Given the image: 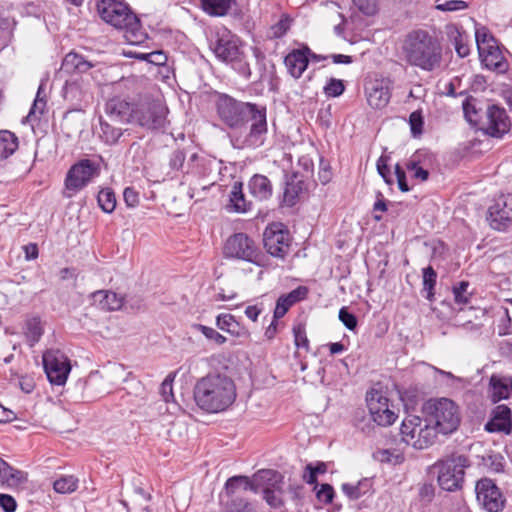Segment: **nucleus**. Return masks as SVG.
Wrapping results in <instances>:
<instances>
[{"mask_svg": "<svg viewBox=\"0 0 512 512\" xmlns=\"http://www.w3.org/2000/svg\"><path fill=\"white\" fill-rule=\"evenodd\" d=\"M482 65L497 74H505L509 70V62L504 57L500 47L497 45L488 46V48L479 53Z\"/></svg>", "mask_w": 512, "mask_h": 512, "instance_id": "412c9836", "label": "nucleus"}, {"mask_svg": "<svg viewBox=\"0 0 512 512\" xmlns=\"http://www.w3.org/2000/svg\"><path fill=\"white\" fill-rule=\"evenodd\" d=\"M334 496V488L328 483L321 484L319 490L316 492L317 499L325 504H330Z\"/></svg>", "mask_w": 512, "mask_h": 512, "instance_id": "bf43d9fd", "label": "nucleus"}, {"mask_svg": "<svg viewBox=\"0 0 512 512\" xmlns=\"http://www.w3.org/2000/svg\"><path fill=\"white\" fill-rule=\"evenodd\" d=\"M194 399L198 407L206 412H222L235 401L236 387L226 375L209 374L196 383Z\"/></svg>", "mask_w": 512, "mask_h": 512, "instance_id": "7ed1b4c3", "label": "nucleus"}, {"mask_svg": "<svg viewBox=\"0 0 512 512\" xmlns=\"http://www.w3.org/2000/svg\"><path fill=\"white\" fill-rule=\"evenodd\" d=\"M123 199L127 207L134 208L139 203V194L132 187H126L123 192Z\"/></svg>", "mask_w": 512, "mask_h": 512, "instance_id": "69168bd1", "label": "nucleus"}, {"mask_svg": "<svg viewBox=\"0 0 512 512\" xmlns=\"http://www.w3.org/2000/svg\"><path fill=\"white\" fill-rule=\"evenodd\" d=\"M216 111L220 120L231 129L242 128L251 122L246 135L232 138L235 148H258L264 144L268 132L266 107L220 93L216 100Z\"/></svg>", "mask_w": 512, "mask_h": 512, "instance_id": "f257e3e1", "label": "nucleus"}, {"mask_svg": "<svg viewBox=\"0 0 512 512\" xmlns=\"http://www.w3.org/2000/svg\"><path fill=\"white\" fill-rule=\"evenodd\" d=\"M193 327L200 331L208 340H212L218 345L224 344L227 340L225 336L220 334L212 327H208L202 324H194Z\"/></svg>", "mask_w": 512, "mask_h": 512, "instance_id": "603ef678", "label": "nucleus"}, {"mask_svg": "<svg viewBox=\"0 0 512 512\" xmlns=\"http://www.w3.org/2000/svg\"><path fill=\"white\" fill-rule=\"evenodd\" d=\"M224 257L245 261L262 267L265 263V255L256 242L246 233H235L228 237L223 247Z\"/></svg>", "mask_w": 512, "mask_h": 512, "instance_id": "6e6552de", "label": "nucleus"}, {"mask_svg": "<svg viewBox=\"0 0 512 512\" xmlns=\"http://www.w3.org/2000/svg\"><path fill=\"white\" fill-rule=\"evenodd\" d=\"M123 131L120 128H116L107 121L100 118V139L107 145H115L119 138L122 136Z\"/></svg>", "mask_w": 512, "mask_h": 512, "instance_id": "4c0bfd02", "label": "nucleus"}, {"mask_svg": "<svg viewBox=\"0 0 512 512\" xmlns=\"http://www.w3.org/2000/svg\"><path fill=\"white\" fill-rule=\"evenodd\" d=\"M363 483L358 482L357 484H349L344 483L342 484V491L343 493L350 499V500H357L359 499L363 494H365V491L362 490Z\"/></svg>", "mask_w": 512, "mask_h": 512, "instance_id": "4d7b16f0", "label": "nucleus"}, {"mask_svg": "<svg viewBox=\"0 0 512 512\" xmlns=\"http://www.w3.org/2000/svg\"><path fill=\"white\" fill-rule=\"evenodd\" d=\"M487 220L494 230H506L512 223V196L500 195L497 197L488 208Z\"/></svg>", "mask_w": 512, "mask_h": 512, "instance_id": "dca6fc26", "label": "nucleus"}, {"mask_svg": "<svg viewBox=\"0 0 512 512\" xmlns=\"http://www.w3.org/2000/svg\"><path fill=\"white\" fill-rule=\"evenodd\" d=\"M486 465L494 472H503L505 465L504 457L498 453L489 455L486 460Z\"/></svg>", "mask_w": 512, "mask_h": 512, "instance_id": "052dcab7", "label": "nucleus"}, {"mask_svg": "<svg viewBox=\"0 0 512 512\" xmlns=\"http://www.w3.org/2000/svg\"><path fill=\"white\" fill-rule=\"evenodd\" d=\"M284 489L283 486L275 488L263 489V498L266 503L273 509H282L285 505L283 498Z\"/></svg>", "mask_w": 512, "mask_h": 512, "instance_id": "a19ab883", "label": "nucleus"}, {"mask_svg": "<svg viewBox=\"0 0 512 512\" xmlns=\"http://www.w3.org/2000/svg\"><path fill=\"white\" fill-rule=\"evenodd\" d=\"M467 3L461 0H447L438 4L436 8L441 11H459L467 8Z\"/></svg>", "mask_w": 512, "mask_h": 512, "instance_id": "e2e57ef3", "label": "nucleus"}, {"mask_svg": "<svg viewBox=\"0 0 512 512\" xmlns=\"http://www.w3.org/2000/svg\"><path fill=\"white\" fill-rule=\"evenodd\" d=\"M470 466L466 455L452 454L437 461L434 468L437 469V481L441 489L453 492L462 488L465 469Z\"/></svg>", "mask_w": 512, "mask_h": 512, "instance_id": "0eeeda50", "label": "nucleus"}, {"mask_svg": "<svg viewBox=\"0 0 512 512\" xmlns=\"http://www.w3.org/2000/svg\"><path fill=\"white\" fill-rule=\"evenodd\" d=\"M17 136L9 130H0V159H7L17 150Z\"/></svg>", "mask_w": 512, "mask_h": 512, "instance_id": "f704fd0d", "label": "nucleus"}, {"mask_svg": "<svg viewBox=\"0 0 512 512\" xmlns=\"http://www.w3.org/2000/svg\"><path fill=\"white\" fill-rule=\"evenodd\" d=\"M423 420L421 417L416 415H408L402 421L400 432L402 436V440L407 444L411 445L419 427L423 424Z\"/></svg>", "mask_w": 512, "mask_h": 512, "instance_id": "72a5a7b5", "label": "nucleus"}, {"mask_svg": "<svg viewBox=\"0 0 512 512\" xmlns=\"http://www.w3.org/2000/svg\"><path fill=\"white\" fill-rule=\"evenodd\" d=\"M391 81L388 78L371 79L364 90L369 106L373 109L385 108L391 99Z\"/></svg>", "mask_w": 512, "mask_h": 512, "instance_id": "f3484780", "label": "nucleus"}, {"mask_svg": "<svg viewBox=\"0 0 512 512\" xmlns=\"http://www.w3.org/2000/svg\"><path fill=\"white\" fill-rule=\"evenodd\" d=\"M423 274V292H426V298L429 301L434 299V288L437 280V273L432 266H427L422 270Z\"/></svg>", "mask_w": 512, "mask_h": 512, "instance_id": "79ce46f5", "label": "nucleus"}, {"mask_svg": "<svg viewBox=\"0 0 512 512\" xmlns=\"http://www.w3.org/2000/svg\"><path fill=\"white\" fill-rule=\"evenodd\" d=\"M345 91L344 81L336 78H330L323 88L327 97H339Z\"/></svg>", "mask_w": 512, "mask_h": 512, "instance_id": "3c124183", "label": "nucleus"}, {"mask_svg": "<svg viewBox=\"0 0 512 512\" xmlns=\"http://www.w3.org/2000/svg\"><path fill=\"white\" fill-rule=\"evenodd\" d=\"M53 488L57 493H72L78 488V479L72 475L62 476L54 481Z\"/></svg>", "mask_w": 512, "mask_h": 512, "instance_id": "c03bdc74", "label": "nucleus"}, {"mask_svg": "<svg viewBox=\"0 0 512 512\" xmlns=\"http://www.w3.org/2000/svg\"><path fill=\"white\" fill-rule=\"evenodd\" d=\"M96 8L106 23L124 30V37L128 43L139 45L148 38L140 19L123 0H97Z\"/></svg>", "mask_w": 512, "mask_h": 512, "instance_id": "20e7f679", "label": "nucleus"}, {"mask_svg": "<svg viewBox=\"0 0 512 512\" xmlns=\"http://www.w3.org/2000/svg\"><path fill=\"white\" fill-rule=\"evenodd\" d=\"M25 328V335L32 342H38L44 332L41 319L38 316L28 318Z\"/></svg>", "mask_w": 512, "mask_h": 512, "instance_id": "37998d69", "label": "nucleus"}, {"mask_svg": "<svg viewBox=\"0 0 512 512\" xmlns=\"http://www.w3.org/2000/svg\"><path fill=\"white\" fill-rule=\"evenodd\" d=\"M451 39L455 51L460 58H465L470 54L468 36L464 32L456 30L455 34L451 36Z\"/></svg>", "mask_w": 512, "mask_h": 512, "instance_id": "49530a36", "label": "nucleus"}, {"mask_svg": "<svg viewBox=\"0 0 512 512\" xmlns=\"http://www.w3.org/2000/svg\"><path fill=\"white\" fill-rule=\"evenodd\" d=\"M210 48L215 56L222 62L229 64L233 70L249 79L252 75L246 56L240 49L239 40L230 32L224 31L210 40Z\"/></svg>", "mask_w": 512, "mask_h": 512, "instance_id": "423d86ee", "label": "nucleus"}, {"mask_svg": "<svg viewBox=\"0 0 512 512\" xmlns=\"http://www.w3.org/2000/svg\"><path fill=\"white\" fill-rule=\"evenodd\" d=\"M475 491L477 501L488 512H500L504 508L506 500L493 480L480 479L476 483Z\"/></svg>", "mask_w": 512, "mask_h": 512, "instance_id": "2eb2a0df", "label": "nucleus"}, {"mask_svg": "<svg viewBox=\"0 0 512 512\" xmlns=\"http://www.w3.org/2000/svg\"><path fill=\"white\" fill-rule=\"evenodd\" d=\"M484 430L489 433L509 435L512 432L511 409L504 404L496 406L492 410L490 420L484 425Z\"/></svg>", "mask_w": 512, "mask_h": 512, "instance_id": "6ab92c4d", "label": "nucleus"}, {"mask_svg": "<svg viewBox=\"0 0 512 512\" xmlns=\"http://www.w3.org/2000/svg\"><path fill=\"white\" fill-rule=\"evenodd\" d=\"M475 39L478 53L486 50L488 46H494L498 44L496 38L484 27L476 30Z\"/></svg>", "mask_w": 512, "mask_h": 512, "instance_id": "09e8293b", "label": "nucleus"}, {"mask_svg": "<svg viewBox=\"0 0 512 512\" xmlns=\"http://www.w3.org/2000/svg\"><path fill=\"white\" fill-rule=\"evenodd\" d=\"M395 175L397 178L398 188L401 192H408L410 187L407 183L406 173L400 164L395 165Z\"/></svg>", "mask_w": 512, "mask_h": 512, "instance_id": "338daca9", "label": "nucleus"}, {"mask_svg": "<svg viewBox=\"0 0 512 512\" xmlns=\"http://www.w3.org/2000/svg\"><path fill=\"white\" fill-rule=\"evenodd\" d=\"M173 379L168 376L161 384L160 393L165 402H170L173 398V388H172Z\"/></svg>", "mask_w": 512, "mask_h": 512, "instance_id": "774afa93", "label": "nucleus"}, {"mask_svg": "<svg viewBox=\"0 0 512 512\" xmlns=\"http://www.w3.org/2000/svg\"><path fill=\"white\" fill-rule=\"evenodd\" d=\"M422 155L423 152L421 150L416 151L412 158L406 163V168L409 171H414V178L426 181L429 178V172L419 165Z\"/></svg>", "mask_w": 512, "mask_h": 512, "instance_id": "a18cd8bd", "label": "nucleus"}, {"mask_svg": "<svg viewBox=\"0 0 512 512\" xmlns=\"http://www.w3.org/2000/svg\"><path fill=\"white\" fill-rule=\"evenodd\" d=\"M186 155L184 150L176 149L174 150L169 158V166L173 170H180L185 162Z\"/></svg>", "mask_w": 512, "mask_h": 512, "instance_id": "680f3d73", "label": "nucleus"}, {"mask_svg": "<svg viewBox=\"0 0 512 512\" xmlns=\"http://www.w3.org/2000/svg\"><path fill=\"white\" fill-rule=\"evenodd\" d=\"M229 202L230 207L237 213H246L252 210L253 203L251 200L245 198L242 182H234L230 192Z\"/></svg>", "mask_w": 512, "mask_h": 512, "instance_id": "7c9ffc66", "label": "nucleus"}, {"mask_svg": "<svg viewBox=\"0 0 512 512\" xmlns=\"http://www.w3.org/2000/svg\"><path fill=\"white\" fill-rule=\"evenodd\" d=\"M166 114L167 110L159 101H140L135 105L134 124L150 131L163 130L167 123Z\"/></svg>", "mask_w": 512, "mask_h": 512, "instance_id": "1a4fd4ad", "label": "nucleus"}, {"mask_svg": "<svg viewBox=\"0 0 512 512\" xmlns=\"http://www.w3.org/2000/svg\"><path fill=\"white\" fill-rule=\"evenodd\" d=\"M92 304L101 310H119L123 304V297L109 290H98L90 294Z\"/></svg>", "mask_w": 512, "mask_h": 512, "instance_id": "bb28decb", "label": "nucleus"}, {"mask_svg": "<svg viewBox=\"0 0 512 512\" xmlns=\"http://www.w3.org/2000/svg\"><path fill=\"white\" fill-rule=\"evenodd\" d=\"M252 491L251 479L248 476L236 475L227 479L224 485V491L219 497L223 500H233L234 498H243L241 492Z\"/></svg>", "mask_w": 512, "mask_h": 512, "instance_id": "393cba45", "label": "nucleus"}, {"mask_svg": "<svg viewBox=\"0 0 512 512\" xmlns=\"http://www.w3.org/2000/svg\"><path fill=\"white\" fill-rule=\"evenodd\" d=\"M308 53H310V49L305 47L303 49H294L285 56L284 64L289 74L295 79L300 78L307 69L309 64Z\"/></svg>", "mask_w": 512, "mask_h": 512, "instance_id": "b1692460", "label": "nucleus"}, {"mask_svg": "<svg viewBox=\"0 0 512 512\" xmlns=\"http://www.w3.org/2000/svg\"><path fill=\"white\" fill-rule=\"evenodd\" d=\"M251 479L252 492L258 493L266 488H275L284 485V477L281 473L272 469H262L257 471Z\"/></svg>", "mask_w": 512, "mask_h": 512, "instance_id": "4be33fe9", "label": "nucleus"}, {"mask_svg": "<svg viewBox=\"0 0 512 512\" xmlns=\"http://www.w3.org/2000/svg\"><path fill=\"white\" fill-rule=\"evenodd\" d=\"M101 167L96 161L81 159L71 166L65 178L67 190L78 192L100 175Z\"/></svg>", "mask_w": 512, "mask_h": 512, "instance_id": "9b49d317", "label": "nucleus"}, {"mask_svg": "<svg viewBox=\"0 0 512 512\" xmlns=\"http://www.w3.org/2000/svg\"><path fill=\"white\" fill-rule=\"evenodd\" d=\"M250 195L258 201H265L271 198L273 186L269 178L262 174L253 175L247 183Z\"/></svg>", "mask_w": 512, "mask_h": 512, "instance_id": "a878e982", "label": "nucleus"}, {"mask_svg": "<svg viewBox=\"0 0 512 512\" xmlns=\"http://www.w3.org/2000/svg\"><path fill=\"white\" fill-rule=\"evenodd\" d=\"M216 326L235 337H242L248 334L247 330L240 325L232 314H219L216 317Z\"/></svg>", "mask_w": 512, "mask_h": 512, "instance_id": "473e14b6", "label": "nucleus"}, {"mask_svg": "<svg viewBox=\"0 0 512 512\" xmlns=\"http://www.w3.org/2000/svg\"><path fill=\"white\" fill-rule=\"evenodd\" d=\"M439 433L440 431L433 424L428 423L427 418H424L411 446L418 450L426 449L434 444Z\"/></svg>", "mask_w": 512, "mask_h": 512, "instance_id": "cd10ccee", "label": "nucleus"}, {"mask_svg": "<svg viewBox=\"0 0 512 512\" xmlns=\"http://www.w3.org/2000/svg\"><path fill=\"white\" fill-rule=\"evenodd\" d=\"M98 206L105 213H112L116 208V195L111 188H103L97 195Z\"/></svg>", "mask_w": 512, "mask_h": 512, "instance_id": "ea45409f", "label": "nucleus"}, {"mask_svg": "<svg viewBox=\"0 0 512 512\" xmlns=\"http://www.w3.org/2000/svg\"><path fill=\"white\" fill-rule=\"evenodd\" d=\"M94 66L95 64L73 51L69 52L62 61V70L68 74H83Z\"/></svg>", "mask_w": 512, "mask_h": 512, "instance_id": "c85d7f7f", "label": "nucleus"}, {"mask_svg": "<svg viewBox=\"0 0 512 512\" xmlns=\"http://www.w3.org/2000/svg\"><path fill=\"white\" fill-rule=\"evenodd\" d=\"M292 238L283 223L269 224L263 233V246L266 252L274 258L284 260L290 252Z\"/></svg>", "mask_w": 512, "mask_h": 512, "instance_id": "9d476101", "label": "nucleus"}, {"mask_svg": "<svg viewBox=\"0 0 512 512\" xmlns=\"http://www.w3.org/2000/svg\"><path fill=\"white\" fill-rule=\"evenodd\" d=\"M28 480V474L22 470H18L10 465L6 470V475L2 481V485L8 488H17L20 485L26 483Z\"/></svg>", "mask_w": 512, "mask_h": 512, "instance_id": "58836bf2", "label": "nucleus"}, {"mask_svg": "<svg viewBox=\"0 0 512 512\" xmlns=\"http://www.w3.org/2000/svg\"><path fill=\"white\" fill-rule=\"evenodd\" d=\"M220 503L223 507V512H257L254 505L246 498L223 500V496H221Z\"/></svg>", "mask_w": 512, "mask_h": 512, "instance_id": "e433bc0d", "label": "nucleus"}, {"mask_svg": "<svg viewBox=\"0 0 512 512\" xmlns=\"http://www.w3.org/2000/svg\"><path fill=\"white\" fill-rule=\"evenodd\" d=\"M43 366L51 384L64 385L71 371L68 357L60 350H47L43 354Z\"/></svg>", "mask_w": 512, "mask_h": 512, "instance_id": "ddd939ff", "label": "nucleus"}, {"mask_svg": "<svg viewBox=\"0 0 512 512\" xmlns=\"http://www.w3.org/2000/svg\"><path fill=\"white\" fill-rule=\"evenodd\" d=\"M512 379L492 375L490 378V396L494 403L507 399L510 396Z\"/></svg>", "mask_w": 512, "mask_h": 512, "instance_id": "2f4dec72", "label": "nucleus"}, {"mask_svg": "<svg viewBox=\"0 0 512 512\" xmlns=\"http://www.w3.org/2000/svg\"><path fill=\"white\" fill-rule=\"evenodd\" d=\"M409 124H410L411 133L414 137L422 134L424 119H423L421 110L413 111L410 114Z\"/></svg>", "mask_w": 512, "mask_h": 512, "instance_id": "864d4df0", "label": "nucleus"}, {"mask_svg": "<svg viewBox=\"0 0 512 512\" xmlns=\"http://www.w3.org/2000/svg\"><path fill=\"white\" fill-rule=\"evenodd\" d=\"M134 103L122 97H113L105 104V112L112 121L134 124Z\"/></svg>", "mask_w": 512, "mask_h": 512, "instance_id": "a211bd4d", "label": "nucleus"}, {"mask_svg": "<svg viewBox=\"0 0 512 512\" xmlns=\"http://www.w3.org/2000/svg\"><path fill=\"white\" fill-rule=\"evenodd\" d=\"M202 9L212 16H224L231 8L232 0H200Z\"/></svg>", "mask_w": 512, "mask_h": 512, "instance_id": "c9c22d12", "label": "nucleus"}, {"mask_svg": "<svg viewBox=\"0 0 512 512\" xmlns=\"http://www.w3.org/2000/svg\"><path fill=\"white\" fill-rule=\"evenodd\" d=\"M378 0H353V4L365 15L372 16L377 10Z\"/></svg>", "mask_w": 512, "mask_h": 512, "instance_id": "13d9d810", "label": "nucleus"}, {"mask_svg": "<svg viewBox=\"0 0 512 512\" xmlns=\"http://www.w3.org/2000/svg\"><path fill=\"white\" fill-rule=\"evenodd\" d=\"M339 320L350 331H354L358 325L357 317L351 313L346 307L339 310Z\"/></svg>", "mask_w": 512, "mask_h": 512, "instance_id": "5fc2aeb1", "label": "nucleus"}, {"mask_svg": "<svg viewBox=\"0 0 512 512\" xmlns=\"http://www.w3.org/2000/svg\"><path fill=\"white\" fill-rule=\"evenodd\" d=\"M309 289L306 286H298L288 294L281 295L277 301L273 313L274 319L282 318L297 302L303 301L307 298Z\"/></svg>", "mask_w": 512, "mask_h": 512, "instance_id": "5701e85b", "label": "nucleus"}, {"mask_svg": "<svg viewBox=\"0 0 512 512\" xmlns=\"http://www.w3.org/2000/svg\"><path fill=\"white\" fill-rule=\"evenodd\" d=\"M366 402L373 421L379 426H389L395 422L397 415L390 409L389 399L381 390L371 389L367 392Z\"/></svg>", "mask_w": 512, "mask_h": 512, "instance_id": "4468645a", "label": "nucleus"}, {"mask_svg": "<svg viewBox=\"0 0 512 512\" xmlns=\"http://www.w3.org/2000/svg\"><path fill=\"white\" fill-rule=\"evenodd\" d=\"M0 507L4 512H15L17 502L13 496L0 493Z\"/></svg>", "mask_w": 512, "mask_h": 512, "instance_id": "0e129e2a", "label": "nucleus"}, {"mask_svg": "<svg viewBox=\"0 0 512 512\" xmlns=\"http://www.w3.org/2000/svg\"><path fill=\"white\" fill-rule=\"evenodd\" d=\"M305 190L306 184L303 174L299 172L285 174L282 203L287 207L294 206Z\"/></svg>", "mask_w": 512, "mask_h": 512, "instance_id": "aec40b11", "label": "nucleus"}, {"mask_svg": "<svg viewBox=\"0 0 512 512\" xmlns=\"http://www.w3.org/2000/svg\"><path fill=\"white\" fill-rule=\"evenodd\" d=\"M462 108L466 120L473 126L479 128L482 118L485 117V108L476 98L469 96L463 103Z\"/></svg>", "mask_w": 512, "mask_h": 512, "instance_id": "c756f323", "label": "nucleus"}, {"mask_svg": "<svg viewBox=\"0 0 512 512\" xmlns=\"http://www.w3.org/2000/svg\"><path fill=\"white\" fill-rule=\"evenodd\" d=\"M290 28V20L282 17L276 24L270 28V37L279 39L283 37Z\"/></svg>", "mask_w": 512, "mask_h": 512, "instance_id": "6e6d98bb", "label": "nucleus"}, {"mask_svg": "<svg viewBox=\"0 0 512 512\" xmlns=\"http://www.w3.org/2000/svg\"><path fill=\"white\" fill-rule=\"evenodd\" d=\"M294 343L297 348H303L309 351V340L306 334V326L304 323H296L292 328Z\"/></svg>", "mask_w": 512, "mask_h": 512, "instance_id": "8fccbe9b", "label": "nucleus"}, {"mask_svg": "<svg viewBox=\"0 0 512 512\" xmlns=\"http://www.w3.org/2000/svg\"><path fill=\"white\" fill-rule=\"evenodd\" d=\"M478 129L490 137L501 139L510 131L511 120L503 107L486 104L485 117Z\"/></svg>", "mask_w": 512, "mask_h": 512, "instance_id": "f8f14e48", "label": "nucleus"}, {"mask_svg": "<svg viewBox=\"0 0 512 512\" xmlns=\"http://www.w3.org/2000/svg\"><path fill=\"white\" fill-rule=\"evenodd\" d=\"M401 59L409 66L424 72L441 67L443 49L439 39L425 29H413L403 38L400 46Z\"/></svg>", "mask_w": 512, "mask_h": 512, "instance_id": "f03ea898", "label": "nucleus"}, {"mask_svg": "<svg viewBox=\"0 0 512 512\" xmlns=\"http://www.w3.org/2000/svg\"><path fill=\"white\" fill-rule=\"evenodd\" d=\"M423 413L428 423L444 435L455 432L460 425L459 406L448 398L429 399L423 405Z\"/></svg>", "mask_w": 512, "mask_h": 512, "instance_id": "39448f33", "label": "nucleus"}, {"mask_svg": "<svg viewBox=\"0 0 512 512\" xmlns=\"http://www.w3.org/2000/svg\"><path fill=\"white\" fill-rule=\"evenodd\" d=\"M470 284L468 281H460L453 286L452 292L454 295V301L459 306H464L470 302L472 293L468 292Z\"/></svg>", "mask_w": 512, "mask_h": 512, "instance_id": "de8ad7c7", "label": "nucleus"}]
</instances>
